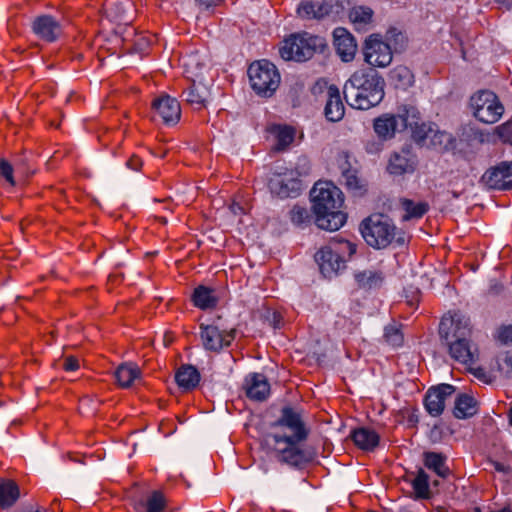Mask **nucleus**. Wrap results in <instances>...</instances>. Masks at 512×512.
I'll return each mask as SVG.
<instances>
[{
	"instance_id": "22",
	"label": "nucleus",
	"mask_w": 512,
	"mask_h": 512,
	"mask_svg": "<svg viewBox=\"0 0 512 512\" xmlns=\"http://www.w3.org/2000/svg\"><path fill=\"white\" fill-rule=\"evenodd\" d=\"M246 395L256 401H263L270 392V385L263 374L253 373L245 379Z\"/></svg>"
},
{
	"instance_id": "28",
	"label": "nucleus",
	"mask_w": 512,
	"mask_h": 512,
	"mask_svg": "<svg viewBox=\"0 0 512 512\" xmlns=\"http://www.w3.org/2000/svg\"><path fill=\"white\" fill-rule=\"evenodd\" d=\"M478 412V402L469 394H459L455 399L453 415L458 419H466Z\"/></svg>"
},
{
	"instance_id": "29",
	"label": "nucleus",
	"mask_w": 512,
	"mask_h": 512,
	"mask_svg": "<svg viewBox=\"0 0 512 512\" xmlns=\"http://www.w3.org/2000/svg\"><path fill=\"white\" fill-rule=\"evenodd\" d=\"M351 438L356 446L365 451L374 450L378 444L379 435L369 428L361 427L351 433Z\"/></svg>"
},
{
	"instance_id": "35",
	"label": "nucleus",
	"mask_w": 512,
	"mask_h": 512,
	"mask_svg": "<svg viewBox=\"0 0 512 512\" xmlns=\"http://www.w3.org/2000/svg\"><path fill=\"white\" fill-rule=\"evenodd\" d=\"M19 498V488L11 480L0 481V505L1 507H10Z\"/></svg>"
},
{
	"instance_id": "9",
	"label": "nucleus",
	"mask_w": 512,
	"mask_h": 512,
	"mask_svg": "<svg viewBox=\"0 0 512 512\" xmlns=\"http://www.w3.org/2000/svg\"><path fill=\"white\" fill-rule=\"evenodd\" d=\"M474 116L481 122L492 124L497 122L504 112L503 105L496 94L491 91H480L470 99Z\"/></svg>"
},
{
	"instance_id": "46",
	"label": "nucleus",
	"mask_w": 512,
	"mask_h": 512,
	"mask_svg": "<svg viewBox=\"0 0 512 512\" xmlns=\"http://www.w3.org/2000/svg\"><path fill=\"white\" fill-rule=\"evenodd\" d=\"M497 133L504 142L512 143V121H508L497 127Z\"/></svg>"
},
{
	"instance_id": "53",
	"label": "nucleus",
	"mask_w": 512,
	"mask_h": 512,
	"mask_svg": "<svg viewBox=\"0 0 512 512\" xmlns=\"http://www.w3.org/2000/svg\"><path fill=\"white\" fill-rule=\"evenodd\" d=\"M126 166L133 170V171H139L142 167V160L137 157L136 155H133L126 163Z\"/></svg>"
},
{
	"instance_id": "36",
	"label": "nucleus",
	"mask_w": 512,
	"mask_h": 512,
	"mask_svg": "<svg viewBox=\"0 0 512 512\" xmlns=\"http://www.w3.org/2000/svg\"><path fill=\"white\" fill-rule=\"evenodd\" d=\"M344 184L355 195H363L366 192V183L360 179L355 169H344L342 172Z\"/></svg>"
},
{
	"instance_id": "44",
	"label": "nucleus",
	"mask_w": 512,
	"mask_h": 512,
	"mask_svg": "<svg viewBox=\"0 0 512 512\" xmlns=\"http://www.w3.org/2000/svg\"><path fill=\"white\" fill-rule=\"evenodd\" d=\"M498 370L506 378L512 377V352L508 351L497 357Z\"/></svg>"
},
{
	"instance_id": "4",
	"label": "nucleus",
	"mask_w": 512,
	"mask_h": 512,
	"mask_svg": "<svg viewBox=\"0 0 512 512\" xmlns=\"http://www.w3.org/2000/svg\"><path fill=\"white\" fill-rule=\"evenodd\" d=\"M366 243L376 249H383L392 243L403 245L405 233L398 230L391 219L384 215H373L360 225Z\"/></svg>"
},
{
	"instance_id": "61",
	"label": "nucleus",
	"mask_w": 512,
	"mask_h": 512,
	"mask_svg": "<svg viewBox=\"0 0 512 512\" xmlns=\"http://www.w3.org/2000/svg\"><path fill=\"white\" fill-rule=\"evenodd\" d=\"M433 484H434L435 486H438V485H439V481L435 480V481L433 482Z\"/></svg>"
},
{
	"instance_id": "41",
	"label": "nucleus",
	"mask_w": 512,
	"mask_h": 512,
	"mask_svg": "<svg viewBox=\"0 0 512 512\" xmlns=\"http://www.w3.org/2000/svg\"><path fill=\"white\" fill-rule=\"evenodd\" d=\"M290 219L293 224L303 228L312 223L313 216L307 208L295 205L290 211Z\"/></svg>"
},
{
	"instance_id": "20",
	"label": "nucleus",
	"mask_w": 512,
	"mask_h": 512,
	"mask_svg": "<svg viewBox=\"0 0 512 512\" xmlns=\"http://www.w3.org/2000/svg\"><path fill=\"white\" fill-rule=\"evenodd\" d=\"M152 106L165 124H175L179 121L181 108L179 102L175 98L164 95L155 99Z\"/></svg>"
},
{
	"instance_id": "40",
	"label": "nucleus",
	"mask_w": 512,
	"mask_h": 512,
	"mask_svg": "<svg viewBox=\"0 0 512 512\" xmlns=\"http://www.w3.org/2000/svg\"><path fill=\"white\" fill-rule=\"evenodd\" d=\"M402 207L406 212L403 216L404 220H408L410 218H421L429 208L426 202L415 203L409 199H404L402 201Z\"/></svg>"
},
{
	"instance_id": "2",
	"label": "nucleus",
	"mask_w": 512,
	"mask_h": 512,
	"mask_svg": "<svg viewBox=\"0 0 512 512\" xmlns=\"http://www.w3.org/2000/svg\"><path fill=\"white\" fill-rule=\"evenodd\" d=\"M314 222L320 229L336 231L346 222L347 215L341 210L344 204L342 191L333 183L319 181L310 191Z\"/></svg>"
},
{
	"instance_id": "34",
	"label": "nucleus",
	"mask_w": 512,
	"mask_h": 512,
	"mask_svg": "<svg viewBox=\"0 0 512 512\" xmlns=\"http://www.w3.org/2000/svg\"><path fill=\"white\" fill-rule=\"evenodd\" d=\"M140 369L136 365L121 364L115 371V378L119 386L128 388L140 376Z\"/></svg>"
},
{
	"instance_id": "52",
	"label": "nucleus",
	"mask_w": 512,
	"mask_h": 512,
	"mask_svg": "<svg viewBox=\"0 0 512 512\" xmlns=\"http://www.w3.org/2000/svg\"><path fill=\"white\" fill-rule=\"evenodd\" d=\"M63 367L66 371H75L79 368L78 359L73 356H68L64 360Z\"/></svg>"
},
{
	"instance_id": "45",
	"label": "nucleus",
	"mask_w": 512,
	"mask_h": 512,
	"mask_svg": "<svg viewBox=\"0 0 512 512\" xmlns=\"http://www.w3.org/2000/svg\"><path fill=\"white\" fill-rule=\"evenodd\" d=\"M461 141H465L471 145L473 141H477L478 143L484 142V135L478 129H475L472 126H465L462 128Z\"/></svg>"
},
{
	"instance_id": "37",
	"label": "nucleus",
	"mask_w": 512,
	"mask_h": 512,
	"mask_svg": "<svg viewBox=\"0 0 512 512\" xmlns=\"http://www.w3.org/2000/svg\"><path fill=\"white\" fill-rule=\"evenodd\" d=\"M390 78L396 88L407 89L414 82L411 70L406 66H397L390 72Z\"/></svg>"
},
{
	"instance_id": "15",
	"label": "nucleus",
	"mask_w": 512,
	"mask_h": 512,
	"mask_svg": "<svg viewBox=\"0 0 512 512\" xmlns=\"http://www.w3.org/2000/svg\"><path fill=\"white\" fill-rule=\"evenodd\" d=\"M449 349L450 356L464 365L475 364L478 360V349L471 343L470 338L443 341Z\"/></svg>"
},
{
	"instance_id": "3",
	"label": "nucleus",
	"mask_w": 512,
	"mask_h": 512,
	"mask_svg": "<svg viewBox=\"0 0 512 512\" xmlns=\"http://www.w3.org/2000/svg\"><path fill=\"white\" fill-rule=\"evenodd\" d=\"M385 81L374 68L354 72L343 87L344 99L354 109L368 110L384 98Z\"/></svg>"
},
{
	"instance_id": "6",
	"label": "nucleus",
	"mask_w": 512,
	"mask_h": 512,
	"mask_svg": "<svg viewBox=\"0 0 512 512\" xmlns=\"http://www.w3.org/2000/svg\"><path fill=\"white\" fill-rule=\"evenodd\" d=\"M356 252V246L344 239H334L315 254V261L326 278L336 276L345 268L344 256L349 257Z\"/></svg>"
},
{
	"instance_id": "54",
	"label": "nucleus",
	"mask_w": 512,
	"mask_h": 512,
	"mask_svg": "<svg viewBox=\"0 0 512 512\" xmlns=\"http://www.w3.org/2000/svg\"><path fill=\"white\" fill-rule=\"evenodd\" d=\"M499 338L504 342L512 341V326L503 327L499 332Z\"/></svg>"
},
{
	"instance_id": "21",
	"label": "nucleus",
	"mask_w": 512,
	"mask_h": 512,
	"mask_svg": "<svg viewBox=\"0 0 512 512\" xmlns=\"http://www.w3.org/2000/svg\"><path fill=\"white\" fill-rule=\"evenodd\" d=\"M324 114L328 121L338 122L345 114V107L341 99L340 90L335 85L327 88V101L324 108Z\"/></svg>"
},
{
	"instance_id": "49",
	"label": "nucleus",
	"mask_w": 512,
	"mask_h": 512,
	"mask_svg": "<svg viewBox=\"0 0 512 512\" xmlns=\"http://www.w3.org/2000/svg\"><path fill=\"white\" fill-rule=\"evenodd\" d=\"M266 320L274 329H279L282 326V316L277 311H267Z\"/></svg>"
},
{
	"instance_id": "47",
	"label": "nucleus",
	"mask_w": 512,
	"mask_h": 512,
	"mask_svg": "<svg viewBox=\"0 0 512 512\" xmlns=\"http://www.w3.org/2000/svg\"><path fill=\"white\" fill-rule=\"evenodd\" d=\"M0 174L3 176L11 185H15V180L13 177V167L11 164L5 160H0Z\"/></svg>"
},
{
	"instance_id": "43",
	"label": "nucleus",
	"mask_w": 512,
	"mask_h": 512,
	"mask_svg": "<svg viewBox=\"0 0 512 512\" xmlns=\"http://www.w3.org/2000/svg\"><path fill=\"white\" fill-rule=\"evenodd\" d=\"M384 339L388 344L399 347L403 343V334L396 325H387L384 329Z\"/></svg>"
},
{
	"instance_id": "59",
	"label": "nucleus",
	"mask_w": 512,
	"mask_h": 512,
	"mask_svg": "<svg viewBox=\"0 0 512 512\" xmlns=\"http://www.w3.org/2000/svg\"><path fill=\"white\" fill-rule=\"evenodd\" d=\"M113 4H114L113 0H107V2H106V4H105V5H106V8H107V9H111V6H112Z\"/></svg>"
},
{
	"instance_id": "11",
	"label": "nucleus",
	"mask_w": 512,
	"mask_h": 512,
	"mask_svg": "<svg viewBox=\"0 0 512 512\" xmlns=\"http://www.w3.org/2000/svg\"><path fill=\"white\" fill-rule=\"evenodd\" d=\"M235 329L229 331L220 325L213 323L210 325H200V337L203 347L209 351H220L223 347L229 346L235 338Z\"/></svg>"
},
{
	"instance_id": "19",
	"label": "nucleus",
	"mask_w": 512,
	"mask_h": 512,
	"mask_svg": "<svg viewBox=\"0 0 512 512\" xmlns=\"http://www.w3.org/2000/svg\"><path fill=\"white\" fill-rule=\"evenodd\" d=\"M33 32L42 40L53 42L61 34L60 23L50 15H41L32 23Z\"/></svg>"
},
{
	"instance_id": "12",
	"label": "nucleus",
	"mask_w": 512,
	"mask_h": 512,
	"mask_svg": "<svg viewBox=\"0 0 512 512\" xmlns=\"http://www.w3.org/2000/svg\"><path fill=\"white\" fill-rule=\"evenodd\" d=\"M442 341L470 338V319L461 312H455L449 317H443L439 325Z\"/></svg>"
},
{
	"instance_id": "58",
	"label": "nucleus",
	"mask_w": 512,
	"mask_h": 512,
	"mask_svg": "<svg viewBox=\"0 0 512 512\" xmlns=\"http://www.w3.org/2000/svg\"><path fill=\"white\" fill-rule=\"evenodd\" d=\"M231 209L235 214L237 213L238 210H242V208L239 205H233Z\"/></svg>"
},
{
	"instance_id": "7",
	"label": "nucleus",
	"mask_w": 512,
	"mask_h": 512,
	"mask_svg": "<svg viewBox=\"0 0 512 512\" xmlns=\"http://www.w3.org/2000/svg\"><path fill=\"white\" fill-rule=\"evenodd\" d=\"M248 76L252 89L262 97H271L280 84V74L268 60L252 63L248 68Z\"/></svg>"
},
{
	"instance_id": "42",
	"label": "nucleus",
	"mask_w": 512,
	"mask_h": 512,
	"mask_svg": "<svg viewBox=\"0 0 512 512\" xmlns=\"http://www.w3.org/2000/svg\"><path fill=\"white\" fill-rule=\"evenodd\" d=\"M140 505L145 509V512H162L166 501L161 492L153 491L146 501L140 502Z\"/></svg>"
},
{
	"instance_id": "26",
	"label": "nucleus",
	"mask_w": 512,
	"mask_h": 512,
	"mask_svg": "<svg viewBox=\"0 0 512 512\" xmlns=\"http://www.w3.org/2000/svg\"><path fill=\"white\" fill-rule=\"evenodd\" d=\"M175 380L180 388L185 391H190L199 384L200 373L196 367L192 365H182L175 374Z\"/></svg>"
},
{
	"instance_id": "56",
	"label": "nucleus",
	"mask_w": 512,
	"mask_h": 512,
	"mask_svg": "<svg viewBox=\"0 0 512 512\" xmlns=\"http://www.w3.org/2000/svg\"><path fill=\"white\" fill-rule=\"evenodd\" d=\"M419 294V290L418 289H415L414 291H412V299L409 300V304L413 305L415 302H417V295Z\"/></svg>"
},
{
	"instance_id": "60",
	"label": "nucleus",
	"mask_w": 512,
	"mask_h": 512,
	"mask_svg": "<svg viewBox=\"0 0 512 512\" xmlns=\"http://www.w3.org/2000/svg\"><path fill=\"white\" fill-rule=\"evenodd\" d=\"M473 512H481L480 508H474Z\"/></svg>"
},
{
	"instance_id": "30",
	"label": "nucleus",
	"mask_w": 512,
	"mask_h": 512,
	"mask_svg": "<svg viewBox=\"0 0 512 512\" xmlns=\"http://www.w3.org/2000/svg\"><path fill=\"white\" fill-rule=\"evenodd\" d=\"M182 96L188 104L196 106L197 109H200L205 105L209 96V91L203 84H196L193 82L187 89L183 91Z\"/></svg>"
},
{
	"instance_id": "10",
	"label": "nucleus",
	"mask_w": 512,
	"mask_h": 512,
	"mask_svg": "<svg viewBox=\"0 0 512 512\" xmlns=\"http://www.w3.org/2000/svg\"><path fill=\"white\" fill-rule=\"evenodd\" d=\"M397 120L399 132L408 131L414 141L423 140L425 131H429L421 117L417 107L413 105H402L394 114Z\"/></svg>"
},
{
	"instance_id": "18",
	"label": "nucleus",
	"mask_w": 512,
	"mask_h": 512,
	"mask_svg": "<svg viewBox=\"0 0 512 512\" xmlns=\"http://www.w3.org/2000/svg\"><path fill=\"white\" fill-rule=\"evenodd\" d=\"M333 43L337 54L344 62L354 59L357 51V43L353 35L343 27H337L333 31Z\"/></svg>"
},
{
	"instance_id": "31",
	"label": "nucleus",
	"mask_w": 512,
	"mask_h": 512,
	"mask_svg": "<svg viewBox=\"0 0 512 512\" xmlns=\"http://www.w3.org/2000/svg\"><path fill=\"white\" fill-rule=\"evenodd\" d=\"M192 301L196 307L205 310L216 306L217 297L213 289L200 285L194 289Z\"/></svg>"
},
{
	"instance_id": "38",
	"label": "nucleus",
	"mask_w": 512,
	"mask_h": 512,
	"mask_svg": "<svg viewBox=\"0 0 512 512\" xmlns=\"http://www.w3.org/2000/svg\"><path fill=\"white\" fill-rule=\"evenodd\" d=\"M276 138L275 150H285L294 140V130L288 126H274L271 130Z\"/></svg>"
},
{
	"instance_id": "39",
	"label": "nucleus",
	"mask_w": 512,
	"mask_h": 512,
	"mask_svg": "<svg viewBox=\"0 0 512 512\" xmlns=\"http://www.w3.org/2000/svg\"><path fill=\"white\" fill-rule=\"evenodd\" d=\"M411 484L416 494V498H430L431 493L429 490V476L423 469L418 470L417 475L411 481Z\"/></svg>"
},
{
	"instance_id": "1",
	"label": "nucleus",
	"mask_w": 512,
	"mask_h": 512,
	"mask_svg": "<svg viewBox=\"0 0 512 512\" xmlns=\"http://www.w3.org/2000/svg\"><path fill=\"white\" fill-rule=\"evenodd\" d=\"M272 427L285 428L289 431H276L268 435V438L274 442L275 457L280 463L302 468L315 459L317 453L314 448L301 446V443L307 439L309 431L300 413L291 407H283L281 416L272 424Z\"/></svg>"
},
{
	"instance_id": "33",
	"label": "nucleus",
	"mask_w": 512,
	"mask_h": 512,
	"mask_svg": "<svg viewBox=\"0 0 512 512\" xmlns=\"http://www.w3.org/2000/svg\"><path fill=\"white\" fill-rule=\"evenodd\" d=\"M373 10L367 6H355L349 12V19L357 30H366L371 24Z\"/></svg>"
},
{
	"instance_id": "25",
	"label": "nucleus",
	"mask_w": 512,
	"mask_h": 512,
	"mask_svg": "<svg viewBox=\"0 0 512 512\" xmlns=\"http://www.w3.org/2000/svg\"><path fill=\"white\" fill-rule=\"evenodd\" d=\"M390 174L402 175L413 172L414 160L409 150L403 149L401 152H395L391 155L387 167Z\"/></svg>"
},
{
	"instance_id": "8",
	"label": "nucleus",
	"mask_w": 512,
	"mask_h": 512,
	"mask_svg": "<svg viewBox=\"0 0 512 512\" xmlns=\"http://www.w3.org/2000/svg\"><path fill=\"white\" fill-rule=\"evenodd\" d=\"M398 38L403 40L404 37L396 29H391L387 32L386 42L382 41L378 35H371L365 42V61L371 66H388L392 61V48L388 42L392 41V39L397 41Z\"/></svg>"
},
{
	"instance_id": "32",
	"label": "nucleus",
	"mask_w": 512,
	"mask_h": 512,
	"mask_svg": "<svg viewBox=\"0 0 512 512\" xmlns=\"http://www.w3.org/2000/svg\"><path fill=\"white\" fill-rule=\"evenodd\" d=\"M446 458L441 453L436 452H425L424 453V464L425 466L434 471L439 477L446 478L450 470L446 466Z\"/></svg>"
},
{
	"instance_id": "23",
	"label": "nucleus",
	"mask_w": 512,
	"mask_h": 512,
	"mask_svg": "<svg viewBox=\"0 0 512 512\" xmlns=\"http://www.w3.org/2000/svg\"><path fill=\"white\" fill-rule=\"evenodd\" d=\"M429 131H425L423 140L415 141L421 146L433 147L438 150L447 149L452 143L451 134L440 131L435 124L427 123Z\"/></svg>"
},
{
	"instance_id": "16",
	"label": "nucleus",
	"mask_w": 512,
	"mask_h": 512,
	"mask_svg": "<svg viewBox=\"0 0 512 512\" xmlns=\"http://www.w3.org/2000/svg\"><path fill=\"white\" fill-rule=\"evenodd\" d=\"M337 5L331 1L302 0L297 7V14L305 20H322L334 13ZM338 13V11H335Z\"/></svg>"
},
{
	"instance_id": "50",
	"label": "nucleus",
	"mask_w": 512,
	"mask_h": 512,
	"mask_svg": "<svg viewBox=\"0 0 512 512\" xmlns=\"http://www.w3.org/2000/svg\"><path fill=\"white\" fill-rule=\"evenodd\" d=\"M488 465L495 471L502 473L504 475H509L512 472V468L509 465H506L495 460H489Z\"/></svg>"
},
{
	"instance_id": "17",
	"label": "nucleus",
	"mask_w": 512,
	"mask_h": 512,
	"mask_svg": "<svg viewBox=\"0 0 512 512\" xmlns=\"http://www.w3.org/2000/svg\"><path fill=\"white\" fill-rule=\"evenodd\" d=\"M268 187L272 194L280 198H294L300 194L302 183L294 177L275 175L270 178Z\"/></svg>"
},
{
	"instance_id": "5",
	"label": "nucleus",
	"mask_w": 512,
	"mask_h": 512,
	"mask_svg": "<svg viewBox=\"0 0 512 512\" xmlns=\"http://www.w3.org/2000/svg\"><path fill=\"white\" fill-rule=\"evenodd\" d=\"M326 48L327 42L323 37L304 32L285 39L279 54L286 61L303 62L311 59L315 53H323Z\"/></svg>"
},
{
	"instance_id": "27",
	"label": "nucleus",
	"mask_w": 512,
	"mask_h": 512,
	"mask_svg": "<svg viewBox=\"0 0 512 512\" xmlns=\"http://www.w3.org/2000/svg\"><path fill=\"white\" fill-rule=\"evenodd\" d=\"M374 131L381 140H388L399 132L394 114H384L374 120Z\"/></svg>"
},
{
	"instance_id": "48",
	"label": "nucleus",
	"mask_w": 512,
	"mask_h": 512,
	"mask_svg": "<svg viewBox=\"0 0 512 512\" xmlns=\"http://www.w3.org/2000/svg\"><path fill=\"white\" fill-rule=\"evenodd\" d=\"M383 141L380 138L367 140L365 143V150L369 154H378L383 149Z\"/></svg>"
},
{
	"instance_id": "57",
	"label": "nucleus",
	"mask_w": 512,
	"mask_h": 512,
	"mask_svg": "<svg viewBox=\"0 0 512 512\" xmlns=\"http://www.w3.org/2000/svg\"><path fill=\"white\" fill-rule=\"evenodd\" d=\"M502 289V286L501 285H498V284H495L493 286L490 287V293L491 294H497L499 293V291Z\"/></svg>"
},
{
	"instance_id": "13",
	"label": "nucleus",
	"mask_w": 512,
	"mask_h": 512,
	"mask_svg": "<svg viewBox=\"0 0 512 512\" xmlns=\"http://www.w3.org/2000/svg\"><path fill=\"white\" fill-rule=\"evenodd\" d=\"M481 181L490 189L506 190L512 187V161L501 162L489 168Z\"/></svg>"
},
{
	"instance_id": "14",
	"label": "nucleus",
	"mask_w": 512,
	"mask_h": 512,
	"mask_svg": "<svg viewBox=\"0 0 512 512\" xmlns=\"http://www.w3.org/2000/svg\"><path fill=\"white\" fill-rule=\"evenodd\" d=\"M455 392V387L450 384H440L428 389L424 398V406L427 412L437 417L442 414L445 403Z\"/></svg>"
},
{
	"instance_id": "55",
	"label": "nucleus",
	"mask_w": 512,
	"mask_h": 512,
	"mask_svg": "<svg viewBox=\"0 0 512 512\" xmlns=\"http://www.w3.org/2000/svg\"><path fill=\"white\" fill-rule=\"evenodd\" d=\"M197 5L204 10L217 6L220 0H195Z\"/></svg>"
},
{
	"instance_id": "51",
	"label": "nucleus",
	"mask_w": 512,
	"mask_h": 512,
	"mask_svg": "<svg viewBox=\"0 0 512 512\" xmlns=\"http://www.w3.org/2000/svg\"><path fill=\"white\" fill-rule=\"evenodd\" d=\"M310 170L309 160L306 157H300L296 165V171L299 175H307Z\"/></svg>"
},
{
	"instance_id": "24",
	"label": "nucleus",
	"mask_w": 512,
	"mask_h": 512,
	"mask_svg": "<svg viewBox=\"0 0 512 512\" xmlns=\"http://www.w3.org/2000/svg\"><path fill=\"white\" fill-rule=\"evenodd\" d=\"M354 279L359 289L371 291L382 287L385 275L379 270L365 269L356 271L354 273Z\"/></svg>"
}]
</instances>
